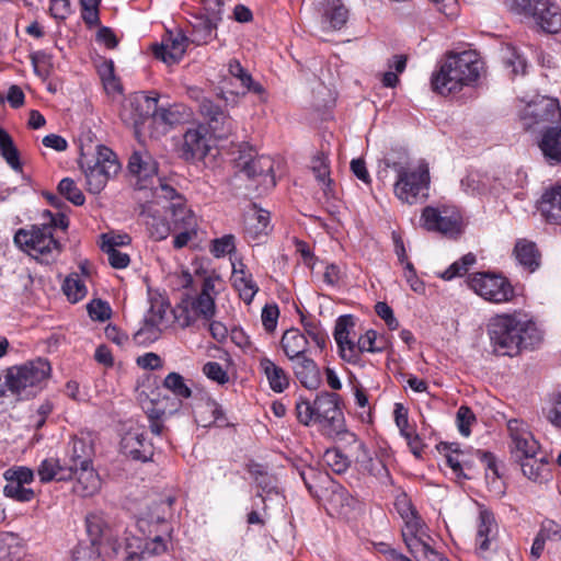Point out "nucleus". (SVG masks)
I'll return each mask as SVG.
<instances>
[{
    "label": "nucleus",
    "instance_id": "f257e3e1",
    "mask_svg": "<svg viewBox=\"0 0 561 561\" xmlns=\"http://www.w3.org/2000/svg\"><path fill=\"white\" fill-rule=\"evenodd\" d=\"M489 335L494 352L501 356H514L522 348L534 347L542 339L537 324L520 312L494 317L489 324Z\"/></svg>",
    "mask_w": 561,
    "mask_h": 561
},
{
    "label": "nucleus",
    "instance_id": "f03ea898",
    "mask_svg": "<svg viewBox=\"0 0 561 561\" xmlns=\"http://www.w3.org/2000/svg\"><path fill=\"white\" fill-rule=\"evenodd\" d=\"M484 64L477 51L449 53L431 77L433 91L449 95L478 82Z\"/></svg>",
    "mask_w": 561,
    "mask_h": 561
},
{
    "label": "nucleus",
    "instance_id": "7ed1b4c3",
    "mask_svg": "<svg viewBox=\"0 0 561 561\" xmlns=\"http://www.w3.org/2000/svg\"><path fill=\"white\" fill-rule=\"evenodd\" d=\"M137 528L144 538L126 535L124 541L114 547L116 554L121 553L125 561H140L167 551L171 525L165 518L140 517L137 520Z\"/></svg>",
    "mask_w": 561,
    "mask_h": 561
},
{
    "label": "nucleus",
    "instance_id": "20e7f679",
    "mask_svg": "<svg viewBox=\"0 0 561 561\" xmlns=\"http://www.w3.org/2000/svg\"><path fill=\"white\" fill-rule=\"evenodd\" d=\"M525 126L542 124L543 134L539 148L550 164L561 163V110L556 99L542 96L529 104L525 114Z\"/></svg>",
    "mask_w": 561,
    "mask_h": 561
},
{
    "label": "nucleus",
    "instance_id": "39448f33",
    "mask_svg": "<svg viewBox=\"0 0 561 561\" xmlns=\"http://www.w3.org/2000/svg\"><path fill=\"white\" fill-rule=\"evenodd\" d=\"M221 283L218 275L204 277L201 291L196 296H186L173 309V318L181 328L193 325L197 320L210 321L216 313L217 285Z\"/></svg>",
    "mask_w": 561,
    "mask_h": 561
},
{
    "label": "nucleus",
    "instance_id": "423d86ee",
    "mask_svg": "<svg viewBox=\"0 0 561 561\" xmlns=\"http://www.w3.org/2000/svg\"><path fill=\"white\" fill-rule=\"evenodd\" d=\"M391 168L396 172L393 194L401 203L415 205L428 196L431 176L425 161L419 160L405 165L394 162Z\"/></svg>",
    "mask_w": 561,
    "mask_h": 561
},
{
    "label": "nucleus",
    "instance_id": "0eeeda50",
    "mask_svg": "<svg viewBox=\"0 0 561 561\" xmlns=\"http://www.w3.org/2000/svg\"><path fill=\"white\" fill-rule=\"evenodd\" d=\"M50 376L49 360L37 357L10 367L5 374V386L12 393L27 399L42 391Z\"/></svg>",
    "mask_w": 561,
    "mask_h": 561
},
{
    "label": "nucleus",
    "instance_id": "6e6552de",
    "mask_svg": "<svg viewBox=\"0 0 561 561\" xmlns=\"http://www.w3.org/2000/svg\"><path fill=\"white\" fill-rule=\"evenodd\" d=\"M156 194L163 196L167 201L170 199V211L173 217L172 232L175 234L173 245L176 249L184 248L197 231V221L193 211L185 206L183 197L172 185L160 182Z\"/></svg>",
    "mask_w": 561,
    "mask_h": 561
},
{
    "label": "nucleus",
    "instance_id": "1a4fd4ad",
    "mask_svg": "<svg viewBox=\"0 0 561 561\" xmlns=\"http://www.w3.org/2000/svg\"><path fill=\"white\" fill-rule=\"evenodd\" d=\"M14 243L42 262H49L60 251L59 242L51 233L49 225H35L30 230L19 229L14 234Z\"/></svg>",
    "mask_w": 561,
    "mask_h": 561
},
{
    "label": "nucleus",
    "instance_id": "9d476101",
    "mask_svg": "<svg viewBox=\"0 0 561 561\" xmlns=\"http://www.w3.org/2000/svg\"><path fill=\"white\" fill-rule=\"evenodd\" d=\"M511 10L530 15L547 33L561 31V7L554 0H506Z\"/></svg>",
    "mask_w": 561,
    "mask_h": 561
},
{
    "label": "nucleus",
    "instance_id": "9b49d317",
    "mask_svg": "<svg viewBox=\"0 0 561 561\" xmlns=\"http://www.w3.org/2000/svg\"><path fill=\"white\" fill-rule=\"evenodd\" d=\"M453 446L454 445L445 447V458L447 466L453 470V473L457 478L470 479L466 471L473 467L476 459L480 460L485 467V476L488 479L493 478L495 480L500 477L495 458L492 454L481 450L469 453L459 449L457 446L455 448Z\"/></svg>",
    "mask_w": 561,
    "mask_h": 561
},
{
    "label": "nucleus",
    "instance_id": "f8f14e48",
    "mask_svg": "<svg viewBox=\"0 0 561 561\" xmlns=\"http://www.w3.org/2000/svg\"><path fill=\"white\" fill-rule=\"evenodd\" d=\"M150 308L145 314L141 328L136 332L138 342H153L160 333L171 323V309L169 300L160 294L150 296Z\"/></svg>",
    "mask_w": 561,
    "mask_h": 561
},
{
    "label": "nucleus",
    "instance_id": "ddd939ff",
    "mask_svg": "<svg viewBox=\"0 0 561 561\" xmlns=\"http://www.w3.org/2000/svg\"><path fill=\"white\" fill-rule=\"evenodd\" d=\"M422 226L428 231L456 237L462 230V216L454 205L427 206L421 215Z\"/></svg>",
    "mask_w": 561,
    "mask_h": 561
},
{
    "label": "nucleus",
    "instance_id": "4468645a",
    "mask_svg": "<svg viewBox=\"0 0 561 561\" xmlns=\"http://www.w3.org/2000/svg\"><path fill=\"white\" fill-rule=\"evenodd\" d=\"M128 170L137 179L136 187L140 191L150 190L152 198L160 204L159 199L164 197L157 196L156 188L160 186V182L171 184L158 176V164L152 156L147 150L134 151L128 161Z\"/></svg>",
    "mask_w": 561,
    "mask_h": 561
},
{
    "label": "nucleus",
    "instance_id": "2eb2a0df",
    "mask_svg": "<svg viewBox=\"0 0 561 561\" xmlns=\"http://www.w3.org/2000/svg\"><path fill=\"white\" fill-rule=\"evenodd\" d=\"M468 284L476 294L490 302H507L514 296L512 285L501 275L476 273L469 277Z\"/></svg>",
    "mask_w": 561,
    "mask_h": 561
},
{
    "label": "nucleus",
    "instance_id": "dca6fc26",
    "mask_svg": "<svg viewBox=\"0 0 561 561\" xmlns=\"http://www.w3.org/2000/svg\"><path fill=\"white\" fill-rule=\"evenodd\" d=\"M118 170L119 163L115 153L107 147L98 146L94 163L84 170L88 190L93 194L100 193Z\"/></svg>",
    "mask_w": 561,
    "mask_h": 561
},
{
    "label": "nucleus",
    "instance_id": "f3484780",
    "mask_svg": "<svg viewBox=\"0 0 561 561\" xmlns=\"http://www.w3.org/2000/svg\"><path fill=\"white\" fill-rule=\"evenodd\" d=\"M157 103L158 98L156 96H149L144 92L135 93L124 101L121 118L126 125L138 130L146 122H152Z\"/></svg>",
    "mask_w": 561,
    "mask_h": 561
},
{
    "label": "nucleus",
    "instance_id": "a211bd4d",
    "mask_svg": "<svg viewBox=\"0 0 561 561\" xmlns=\"http://www.w3.org/2000/svg\"><path fill=\"white\" fill-rule=\"evenodd\" d=\"M497 536L499 525L494 514L488 508L480 507L477 523L476 551L481 558L488 559L496 551Z\"/></svg>",
    "mask_w": 561,
    "mask_h": 561
},
{
    "label": "nucleus",
    "instance_id": "6ab92c4d",
    "mask_svg": "<svg viewBox=\"0 0 561 561\" xmlns=\"http://www.w3.org/2000/svg\"><path fill=\"white\" fill-rule=\"evenodd\" d=\"M507 432L511 440V451L515 459L539 454V443L534 437L526 422L519 419L508 420Z\"/></svg>",
    "mask_w": 561,
    "mask_h": 561
},
{
    "label": "nucleus",
    "instance_id": "aec40b11",
    "mask_svg": "<svg viewBox=\"0 0 561 561\" xmlns=\"http://www.w3.org/2000/svg\"><path fill=\"white\" fill-rule=\"evenodd\" d=\"M152 198V206L148 207L146 225L151 238L164 240L173 230V217L170 211V199L160 198V204Z\"/></svg>",
    "mask_w": 561,
    "mask_h": 561
},
{
    "label": "nucleus",
    "instance_id": "412c9836",
    "mask_svg": "<svg viewBox=\"0 0 561 561\" xmlns=\"http://www.w3.org/2000/svg\"><path fill=\"white\" fill-rule=\"evenodd\" d=\"M188 38L181 31H167L160 43L152 45V54L167 65L178 64L184 56Z\"/></svg>",
    "mask_w": 561,
    "mask_h": 561
},
{
    "label": "nucleus",
    "instance_id": "4be33fe9",
    "mask_svg": "<svg viewBox=\"0 0 561 561\" xmlns=\"http://www.w3.org/2000/svg\"><path fill=\"white\" fill-rule=\"evenodd\" d=\"M316 423L323 428L339 432L342 427V411L337 404V398L332 393L318 396L313 401Z\"/></svg>",
    "mask_w": 561,
    "mask_h": 561
},
{
    "label": "nucleus",
    "instance_id": "5701e85b",
    "mask_svg": "<svg viewBox=\"0 0 561 561\" xmlns=\"http://www.w3.org/2000/svg\"><path fill=\"white\" fill-rule=\"evenodd\" d=\"M220 21L221 15L217 9L211 12L199 11L197 14H194L190 21L192 26L191 41L196 45L207 44L215 37Z\"/></svg>",
    "mask_w": 561,
    "mask_h": 561
},
{
    "label": "nucleus",
    "instance_id": "b1692460",
    "mask_svg": "<svg viewBox=\"0 0 561 561\" xmlns=\"http://www.w3.org/2000/svg\"><path fill=\"white\" fill-rule=\"evenodd\" d=\"M314 5L321 14L324 30H341L348 20V10L342 0H314Z\"/></svg>",
    "mask_w": 561,
    "mask_h": 561
},
{
    "label": "nucleus",
    "instance_id": "393cba45",
    "mask_svg": "<svg viewBox=\"0 0 561 561\" xmlns=\"http://www.w3.org/2000/svg\"><path fill=\"white\" fill-rule=\"evenodd\" d=\"M209 149V136L206 126L198 125L186 130L182 147L186 160L203 159Z\"/></svg>",
    "mask_w": 561,
    "mask_h": 561
},
{
    "label": "nucleus",
    "instance_id": "a878e982",
    "mask_svg": "<svg viewBox=\"0 0 561 561\" xmlns=\"http://www.w3.org/2000/svg\"><path fill=\"white\" fill-rule=\"evenodd\" d=\"M280 347L290 363L311 355L310 341L296 328H290L283 333Z\"/></svg>",
    "mask_w": 561,
    "mask_h": 561
},
{
    "label": "nucleus",
    "instance_id": "bb28decb",
    "mask_svg": "<svg viewBox=\"0 0 561 561\" xmlns=\"http://www.w3.org/2000/svg\"><path fill=\"white\" fill-rule=\"evenodd\" d=\"M93 445L92 440L88 435L73 436L68 443L66 449V457L64 461L68 468L72 469V472L82 467L88 466L92 462Z\"/></svg>",
    "mask_w": 561,
    "mask_h": 561
},
{
    "label": "nucleus",
    "instance_id": "cd10ccee",
    "mask_svg": "<svg viewBox=\"0 0 561 561\" xmlns=\"http://www.w3.org/2000/svg\"><path fill=\"white\" fill-rule=\"evenodd\" d=\"M355 323L351 314L339 317L334 329V340L343 359L355 362V341L353 339Z\"/></svg>",
    "mask_w": 561,
    "mask_h": 561
},
{
    "label": "nucleus",
    "instance_id": "c85d7f7f",
    "mask_svg": "<svg viewBox=\"0 0 561 561\" xmlns=\"http://www.w3.org/2000/svg\"><path fill=\"white\" fill-rule=\"evenodd\" d=\"M238 167L248 178H262V182L267 187H273L276 184L273 173L274 162L268 156H259L244 161L240 158Z\"/></svg>",
    "mask_w": 561,
    "mask_h": 561
},
{
    "label": "nucleus",
    "instance_id": "c756f323",
    "mask_svg": "<svg viewBox=\"0 0 561 561\" xmlns=\"http://www.w3.org/2000/svg\"><path fill=\"white\" fill-rule=\"evenodd\" d=\"M124 453L135 460L148 461L153 456V446L139 430L129 431L122 438Z\"/></svg>",
    "mask_w": 561,
    "mask_h": 561
},
{
    "label": "nucleus",
    "instance_id": "7c9ffc66",
    "mask_svg": "<svg viewBox=\"0 0 561 561\" xmlns=\"http://www.w3.org/2000/svg\"><path fill=\"white\" fill-rule=\"evenodd\" d=\"M73 492L82 497L93 496L101 490V478L90 462L73 471Z\"/></svg>",
    "mask_w": 561,
    "mask_h": 561
},
{
    "label": "nucleus",
    "instance_id": "2f4dec72",
    "mask_svg": "<svg viewBox=\"0 0 561 561\" xmlns=\"http://www.w3.org/2000/svg\"><path fill=\"white\" fill-rule=\"evenodd\" d=\"M231 279L234 288L239 291L240 298L245 304H251L259 291V287L253 280L252 274L245 271L242 262L232 263Z\"/></svg>",
    "mask_w": 561,
    "mask_h": 561
},
{
    "label": "nucleus",
    "instance_id": "473e14b6",
    "mask_svg": "<svg viewBox=\"0 0 561 561\" xmlns=\"http://www.w3.org/2000/svg\"><path fill=\"white\" fill-rule=\"evenodd\" d=\"M538 209L547 221L561 225V184L551 186L542 194Z\"/></svg>",
    "mask_w": 561,
    "mask_h": 561
},
{
    "label": "nucleus",
    "instance_id": "72a5a7b5",
    "mask_svg": "<svg viewBox=\"0 0 561 561\" xmlns=\"http://www.w3.org/2000/svg\"><path fill=\"white\" fill-rule=\"evenodd\" d=\"M259 368L266 377L268 386L274 392L282 393L289 387L288 374L271 358L266 356L261 357Z\"/></svg>",
    "mask_w": 561,
    "mask_h": 561
},
{
    "label": "nucleus",
    "instance_id": "f704fd0d",
    "mask_svg": "<svg viewBox=\"0 0 561 561\" xmlns=\"http://www.w3.org/2000/svg\"><path fill=\"white\" fill-rule=\"evenodd\" d=\"M291 368L296 378L307 389H317L320 385V370L311 355L291 362Z\"/></svg>",
    "mask_w": 561,
    "mask_h": 561
},
{
    "label": "nucleus",
    "instance_id": "c9c22d12",
    "mask_svg": "<svg viewBox=\"0 0 561 561\" xmlns=\"http://www.w3.org/2000/svg\"><path fill=\"white\" fill-rule=\"evenodd\" d=\"M37 474L42 483L50 481H69L73 478L72 469L68 468L66 462L60 463L57 458H46L41 461L37 468Z\"/></svg>",
    "mask_w": 561,
    "mask_h": 561
},
{
    "label": "nucleus",
    "instance_id": "e433bc0d",
    "mask_svg": "<svg viewBox=\"0 0 561 561\" xmlns=\"http://www.w3.org/2000/svg\"><path fill=\"white\" fill-rule=\"evenodd\" d=\"M402 537L409 551L430 540L427 528L419 515L403 520Z\"/></svg>",
    "mask_w": 561,
    "mask_h": 561
},
{
    "label": "nucleus",
    "instance_id": "4c0bfd02",
    "mask_svg": "<svg viewBox=\"0 0 561 561\" xmlns=\"http://www.w3.org/2000/svg\"><path fill=\"white\" fill-rule=\"evenodd\" d=\"M85 526L87 533L90 537L91 545L82 546L81 548H94L99 552L98 545L102 542L103 539H108V524L102 512H91L85 517Z\"/></svg>",
    "mask_w": 561,
    "mask_h": 561
},
{
    "label": "nucleus",
    "instance_id": "58836bf2",
    "mask_svg": "<svg viewBox=\"0 0 561 561\" xmlns=\"http://www.w3.org/2000/svg\"><path fill=\"white\" fill-rule=\"evenodd\" d=\"M516 460L519 462L524 476L529 480L541 482L548 478V463L540 453Z\"/></svg>",
    "mask_w": 561,
    "mask_h": 561
},
{
    "label": "nucleus",
    "instance_id": "ea45409f",
    "mask_svg": "<svg viewBox=\"0 0 561 561\" xmlns=\"http://www.w3.org/2000/svg\"><path fill=\"white\" fill-rule=\"evenodd\" d=\"M228 71L232 78L240 82L241 87L244 89L243 94L252 92L259 95L262 100H265V89L262 84L253 80L252 76L241 66L239 60H230L228 64Z\"/></svg>",
    "mask_w": 561,
    "mask_h": 561
},
{
    "label": "nucleus",
    "instance_id": "a19ab883",
    "mask_svg": "<svg viewBox=\"0 0 561 561\" xmlns=\"http://www.w3.org/2000/svg\"><path fill=\"white\" fill-rule=\"evenodd\" d=\"M328 504L332 514L347 516L355 504V500L344 486L333 484L328 496Z\"/></svg>",
    "mask_w": 561,
    "mask_h": 561
},
{
    "label": "nucleus",
    "instance_id": "79ce46f5",
    "mask_svg": "<svg viewBox=\"0 0 561 561\" xmlns=\"http://www.w3.org/2000/svg\"><path fill=\"white\" fill-rule=\"evenodd\" d=\"M396 425L400 430V434L407 439L412 453L416 456L421 453V439L414 430L410 426L408 413L401 404H396L394 409Z\"/></svg>",
    "mask_w": 561,
    "mask_h": 561
},
{
    "label": "nucleus",
    "instance_id": "37998d69",
    "mask_svg": "<svg viewBox=\"0 0 561 561\" xmlns=\"http://www.w3.org/2000/svg\"><path fill=\"white\" fill-rule=\"evenodd\" d=\"M270 213L264 209L253 210L245 217V232L252 239H259L268 232Z\"/></svg>",
    "mask_w": 561,
    "mask_h": 561
},
{
    "label": "nucleus",
    "instance_id": "c03bdc74",
    "mask_svg": "<svg viewBox=\"0 0 561 561\" xmlns=\"http://www.w3.org/2000/svg\"><path fill=\"white\" fill-rule=\"evenodd\" d=\"M190 116L187 108L180 104H174L169 107H159L153 113V123H161L164 125H176L184 122Z\"/></svg>",
    "mask_w": 561,
    "mask_h": 561
},
{
    "label": "nucleus",
    "instance_id": "a18cd8bd",
    "mask_svg": "<svg viewBox=\"0 0 561 561\" xmlns=\"http://www.w3.org/2000/svg\"><path fill=\"white\" fill-rule=\"evenodd\" d=\"M490 178L480 172H469L460 181L462 192L470 196H482L489 192Z\"/></svg>",
    "mask_w": 561,
    "mask_h": 561
},
{
    "label": "nucleus",
    "instance_id": "49530a36",
    "mask_svg": "<svg viewBox=\"0 0 561 561\" xmlns=\"http://www.w3.org/2000/svg\"><path fill=\"white\" fill-rule=\"evenodd\" d=\"M514 253L517 262L529 272H534L539 266V255L533 242L518 241Z\"/></svg>",
    "mask_w": 561,
    "mask_h": 561
},
{
    "label": "nucleus",
    "instance_id": "de8ad7c7",
    "mask_svg": "<svg viewBox=\"0 0 561 561\" xmlns=\"http://www.w3.org/2000/svg\"><path fill=\"white\" fill-rule=\"evenodd\" d=\"M385 347V341L378 337L377 332L368 330L355 342V362L358 359L360 353H380Z\"/></svg>",
    "mask_w": 561,
    "mask_h": 561
},
{
    "label": "nucleus",
    "instance_id": "09e8293b",
    "mask_svg": "<svg viewBox=\"0 0 561 561\" xmlns=\"http://www.w3.org/2000/svg\"><path fill=\"white\" fill-rule=\"evenodd\" d=\"M386 457H389V454L386 449H381L378 454L374 455L371 462L364 466L362 470L374 476L381 482H390L391 477L387 467Z\"/></svg>",
    "mask_w": 561,
    "mask_h": 561
},
{
    "label": "nucleus",
    "instance_id": "8fccbe9b",
    "mask_svg": "<svg viewBox=\"0 0 561 561\" xmlns=\"http://www.w3.org/2000/svg\"><path fill=\"white\" fill-rule=\"evenodd\" d=\"M311 169L319 184L329 190L332 179L330 176L329 158L324 152H319L312 158Z\"/></svg>",
    "mask_w": 561,
    "mask_h": 561
},
{
    "label": "nucleus",
    "instance_id": "3c124183",
    "mask_svg": "<svg viewBox=\"0 0 561 561\" xmlns=\"http://www.w3.org/2000/svg\"><path fill=\"white\" fill-rule=\"evenodd\" d=\"M64 293L71 302H78L88 294V288L79 274L69 275L62 286Z\"/></svg>",
    "mask_w": 561,
    "mask_h": 561
},
{
    "label": "nucleus",
    "instance_id": "603ef678",
    "mask_svg": "<svg viewBox=\"0 0 561 561\" xmlns=\"http://www.w3.org/2000/svg\"><path fill=\"white\" fill-rule=\"evenodd\" d=\"M502 58L506 68H511L513 75H524L527 68L526 59L512 45L502 48Z\"/></svg>",
    "mask_w": 561,
    "mask_h": 561
},
{
    "label": "nucleus",
    "instance_id": "864d4df0",
    "mask_svg": "<svg viewBox=\"0 0 561 561\" xmlns=\"http://www.w3.org/2000/svg\"><path fill=\"white\" fill-rule=\"evenodd\" d=\"M0 153L13 170H21L18 149L11 137L2 129H0Z\"/></svg>",
    "mask_w": 561,
    "mask_h": 561
},
{
    "label": "nucleus",
    "instance_id": "5fc2aeb1",
    "mask_svg": "<svg viewBox=\"0 0 561 561\" xmlns=\"http://www.w3.org/2000/svg\"><path fill=\"white\" fill-rule=\"evenodd\" d=\"M5 481L7 484L3 486V495L5 497L21 503L31 502L34 499L35 492L33 489L26 488L24 484L18 483L13 480Z\"/></svg>",
    "mask_w": 561,
    "mask_h": 561
},
{
    "label": "nucleus",
    "instance_id": "6e6d98bb",
    "mask_svg": "<svg viewBox=\"0 0 561 561\" xmlns=\"http://www.w3.org/2000/svg\"><path fill=\"white\" fill-rule=\"evenodd\" d=\"M58 192L62 197L76 206H81L85 202L83 193L70 178H65L59 182Z\"/></svg>",
    "mask_w": 561,
    "mask_h": 561
},
{
    "label": "nucleus",
    "instance_id": "4d7b16f0",
    "mask_svg": "<svg viewBox=\"0 0 561 561\" xmlns=\"http://www.w3.org/2000/svg\"><path fill=\"white\" fill-rule=\"evenodd\" d=\"M323 462L335 473H343L350 466L348 458L337 448L327 449L323 454Z\"/></svg>",
    "mask_w": 561,
    "mask_h": 561
},
{
    "label": "nucleus",
    "instance_id": "13d9d810",
    "mask_svg": "<svg viewBox=\"0 0 561 561\" xmlns=\"http://www.w3.org/2000/svg\"><path fill=\"white\" fill-rule=\"evenodd\" d=\"M163 387L170 390L174 396L187 399L192 396L190 387L186 385L183 376L178 373H170L163 380Z\"/></svg>",
    "mask_w": 561,
    "mask_h": 561
},
{
    "label": "nucleus",
    "instance_id": "bf43d9fd",
    "mask_svg": "<svg viewBox=\"0 0 561 561\" xmlns=\"http://www.w3.org/2000/svg\"><path fill=\"white\" fill-rule=\"evenodd\" d=\"M476 263V256L471 253L463 255L459 261L454 262L440 277L450 280L457 276L463 275L468 267Z\"/></svg>",
    "mask_w": 561,
    "mask_h": 561
},
{
    "label": "nucleus",
    "instance_id": "052dcab7",
    "mask_svg": "<svg viewBox=\"0 0 561 561\" xmlns=\"http://www.w3.org/2000/svg\"><path fill=\"white\" fill-rule=\"evenodd\" d=\"M34 471L24 466H14L3 472L5 480H13L24 485L31 484L34 481Z\"/></svg>",
    "mask_w": 561,
    "mask_h": 561
},
{
    "label": "nucleus",
    "instance_id": "680f3d73",
    "mask_svg": "<svg viewBox=\"0 0 561 561\" xmlns=\"http://www.w3.org/2000/svg\"><path fill=\"white\" fill-rule=\"evenodd\" d=\"M456 422L459 433L468 437L471 433V425L476 422V416L470 408L461 405L457 411Z\"/></svg>",
    "mask_w": 561,
    "mask_h": 561
},
{
    "label": "nucleus",
    "instance_id": "e2e57ef3",
    "mask_svg": "<svg viewBox=\"0 0 561 561\" xmlns=\"http://www.w3.org/2000/svg\"><path fill=\"white\" fill-rule=\"evenodd\" d=\"M203 373L208 379L218 385H225L229 381L228 373L224 369L221 364L217 362H207L203 366Z\"/></svg>",
    "mask_w": 561,
    "mask_h": 561
},
{
    "label": "nucleus",
    "instance_id": "0e129e2a",
    "mask_svg": "<svg viewBox=\"0 0 561 561\" xmlns=\"http://www.w3.org/2000/svg\"><path fill=\"white\" fill-rule=\"evenodd\" d=\"M416 561H447L439 552L434 550L428 541L410 551Z\"/></svg>",
    "mask_w": 561,
    "mask_h": 561
},
{
    "label": "nucleus",
    "instance_id": "69168bd1",
    "mask_svg": "<svg viewBox=\"0 0 561 561\" xmlns=\"http://www.w3.org/2000/svg\"><path fill=\"white\" fill-rule=\"evenodd\" d=\"M88 311L91 319L96 321H105L111 317V307L107 302L101 299H94L88 305Z\"/></svg>",
    "mask_w": 561,
    "mask_h": 561
},
{
    "label": "nucleus",
    "instance_id": "338daca9",
    "mask_svg": "<svg viewBox=\"0 0 561 561\" xmlns=\"http://www.w3.org/2000/svg\"><path fill=\"white\" fill-rule=\"evenodd\" d=\"M234 238L231 234L215 239L211 243L210 252L216 257L225 256L234 250Z\"/></svg>",
    "mask_w": 561,
    "mask_h": 561
},
{
    "label": "nucleus",
    "instance_id": "774afa93",
    "mask_svg": "<svg viewBox=\"0 0 561 561\" xmlns=\"http://www.w3.org/2000/svg\"><path fill=\"white\" fill-rule=\"evenodd\" d=\"M547 420L561 430V393H558L543 410Z\"/></svg>",
    "mask_w": 561,
    "mask_h": 561
}]
</instances>
